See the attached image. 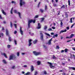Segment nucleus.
<instances>
[{"label": "nucleus", "mask_w": 75, "mask_h": 75, "mask_svg": "<svg viewBox=\"0 0 75 75\" xmlns=\"http://www.w3.org/2000/svg\"><path fill=\"white\" fill-rule=\"evenodd\" d=\"M35 23V20H29L28 21V28H30V23Z\"/></svg>", "instance_id": "f257e3e1"}, {"label": "nucleus", "mask_w": 75, "mask_h": 75, "mask_svg": "<svg viewBox=\"0 0 75 75\" xmlns=\"http://www.w3.org/2000/svg\"><path fill=\"white\" fill-rule=\"evenodd\" d=\"M33 53L36 56H37V55H41V52H37L36 51H33Z\"/></svg>", "instance_id": "f03ea898"}, {"label": "nucleus", "mask_w": 75, "mask_h": 75, "mask_svg": "<svg viewBox=\"0 0 75 75\" xmlns=\"http://www.w3.org/2000/svg\"><path fill=\"white\" fill-rule=\"evenodd\" d=\"M16 59V56L15 55H11L9 57V60H11L12 59Z\"/></svg>", "instance_id": "7ed1b4c3"}, {"label": "nucleus", "mask_w": 75, "mask_h": 75, "mask_svg": "<svg viewBox=\"0 0 75 75\" xmlns=\"http://www.w3.org/2000/svg\"><path fill=\"white\" fill-rule=\"evenodd\" d=\"M14 12L15 13L18 14L20 18H21V13H20L18 12L17 11L16 9L14 10Z\"/></svg>", "instance_id": "20e7f679"}, {"label": "nucleus", "mask_w": 75, "mask_h": 75, "mask_svg": "<svg viewBox=\"0 0 75 75\" xmlns=\"http://www.w3.org/2000/svg\"><path fill=\"white\" fill-rule=\"evenodd\" d=\"M40 39L42 41H44L43 34H42V32L40 31Z\"/></svg>", "instance_id": "39448f33"}, {"label": "nucleus", "mask_w": 75, "mask_h": 75, "mask_svg": "<svg viewBox=\"0 0 75 75\" xmlns=\"http://www.w3.org/2000/svg\"><path fill=\"white\" fill-rule=\"evenodd\" d=\"M20 6L21 7L23 5H24L25 4V2L23 1V0H20Z\"/></svg>", "instance_id": "423d86ee"}, {"label": "nucleus", "mask_w": 75, "mask_h": 75, "mask_svg": "<svg viewBox=\"0 0 75 75\" xmlns=\"http://www.w3.org/2000/svg\"><path fill=\"white\" fill-rule=\"evenodd\" d=\"M47 64H50V67L52 69H54L55 68V66L52 65V63L50 62H48Z\"/></svg>", "instance_id": "0eeeda50"}, {"label": "nucleus", "mask_w": 75, "mask_h": 75, "mask_svg": "<svg viewBox=\"0 0 75 75\" xmlns=\"http://www.w3.org/2000/svg\"><path fill=\"white\" fill-rule=\"evenodd\" d=\"M31 41H32V40H31V39H30L29 40V43L28 44V46H29V47H30V46H31V44H32V43H31Z\"/></svg>", "instance_id": "6e6552de"}, {"label": "nucleus", "mask_w": 75, "mask_h": 75, "mask_svg": "<svg viewBox=\"0 0 75 75\" xmlns=\"http://www.w3.org/2000/svg\"><path fill=\"white\" fill-rule=\"evenodd\" d=\"M41 25L40 24V23H38V26L37 27V28L38 29H40L41 28Z\"/></svg>", "instance_id": "1a4fd4ad"}, {"label": "nucleus", "mask_w": 75, "mask_h": 75, "mask_svg": "<svg viewBox=\"0 0 75 75\" xmlns=\"http://www.w3.org/2000/svg\"><path fill=\"white\" fill-rule=\"evenodd\" d=\"M21 27L20 29V32L21 35H23V31H22V30H21Z\"/></svg>", "instance_id": "9d476101"}, {"label": "nucleus", "mask_w": 75, "mask_h": 75, "mask_svg": "<svg viewBox=\"0 0 75 75\" xmlns=\"http://www.w3.org/2000/svg\"><path fill=\"white\" fill-rule=\"evenodd\" d=\"M67 30L65 29L64 30H61L59 33V34H61V33H64L65 32H67Z\"/></svg>", "instance_id": "9b49d317"}, {"label": "nucleus", "mask_w": 75, "mask_h": 75, "mask_svg": "<svg viewBox=\"0 0 75 75\" xmlns=\"http://www.w3.org/2000/svg\"><path fill=\"white\" fill-rule=\"evenodd\" d=\"M5 31L6 32V35H8V30H7V29H6L5 30Z\"/></svg>", "instance_id": "f8f14e48"}, {"label": "nucleus", "mask_w": 75, "mask_h": 75, "mask_svg": "<svg viewBox=\"0 0 75 75\" xmlns=\"http://www.w3.org/2000/svg\"><path fill=\"white\" fill-rule=\"evenodd\" d=\"M69 69H73V70H75V68L72 67H69Z\"/></svg>", "instance_id": "ddd939ff"}, {"label": "nucleus", "mask_w": 75, "mask_h": 75, "mask_svg": "<svg viewBox=\"0 0 75 75\" xmlns=\"http://www.w3.org/2000/svg\"><path fill=\"white\" fill-rule=\"evenodd\" d=\"M52 38H51V39L49 40V41L48 42V44L49 45H50L51 44V41H52Z\"/></svg>", "instance_id": "4468645a"}, {"label": "nucleus", "mask_w": 75, "mask_h": 75, "mask_svg": "<svg viewBox=\"0 0 75 75\" xmlns=\"http://www.w3.org/2000/svg\"><path fill=\"white\" fill-rule=\"evenodd\" d=\"M1 11H2V13H3V14H4L5 15H6V12H4V11L2 9Z\"/></svg>", "instance_id": "2eb2a0df"}, {"label": "nucleus", "mask_w": 75, "mask_h": 75, "mask_svg": "<svg viewBox=\"0 0 75 75\" xmlns=\"http://www.w3.org/2000/svg\"><path fill=\"white\" fill-rule=\"evenodd\" d=\"M41 62L40 61H38L37 62V65H40L41 64Z\"/></svg>", "instance_id": "dca6fc26"}, {"label": "nucleus", "mask_w": 75, "mask_h": 75, "mask_svg": "<svg viewBox=\"0 0 75 75\" xmlns=\"http://www.w3.org/2000/svg\"><path fill=\"white\" fill-rule=\"evenodd\" d=\"M2 55H4V56L5 57V58H7V57L6 56V53H2Z\"/></svg>", "instance_id": "f3484780"}, {"label": "nucleus", "mask_w": 75, "mask_h": 75, "mask_svg": "<svg viewBox=\"0 0 75 75\" xmlns=\"http://www.w3.org/2000/svg\"><path fill=\"white\" fill-rule=\"evenodd\" d=\"M34 69V67H33V66H31V71L32 72V71H33Z\"/></svg>", "instance_id": "a211bd4d"}, {"label": "nucleus", "mask_w": 75, "mask_h": 75, "mask_svg": "<svg viewBox=\"0 0 75 75\" xmlns=\"http://www.w3.org/2000/svg\"><path fill=\"white\" fill-rule=\"evenodd\" d=\"M11 68L13 69H16V66H13Z\"/></svg>", "instance_id": "6ab92c4d"}, {"label": "nucleus", "mask_w": 75, "mask_h": 75, "mask_svg": "<svg viewBox=\"0 0 75 75\" xmlns=\"http://www.w3.org/2000/svg\"><path fill=\"white\" fill-rule=\"evenodd\" d=\"M3 33H0V37H3Z\"/></svg>", "instance_id": "aec40b11"}, {"label": "nucleus", "mask_w": 75, "mask_h": 75, "mask_svg": "<svg viewBox=\"0 0 75 75\" xmlns=\"http://www.w3.org/2000/svg\"><path fill=\"white\" fill-rule=\"evenodd\" d=\"M37 40H35L33 41V44H36V43H37Z\"/></svg>", "instance_id": "412c9836"}, {"label": "nucleus", "mask_w": 75, "mask_h": 75, "mask_svg": "<svg viewBox=\"0 0 75 75\" xmlns=\"http://www.w3.org/2000/svg\"><path fill=\"white\" fill-rule=\"evenodd\" d=\"M46 29H47V26H45L44 27V29L45 31H47V30H46Z\"/></svg>", "instance_id": "4be33fe9"}, {"label": "nucleus", "mask_w": 75, "mask_h": 75, "mask_svg": "<svg viewBox=\"0 0 75 75\" xmlns=\"http://www.w3.org/2000/svg\"><path fill=\"white\" fill-rule=\"evenodd\" d=\"M45 34L46 35H47V36H48V37H50V35L49 34L47 33H45Z\"/></svg>", "instance_id": "5701e85b"}, {"label": "nucleus", "mask_w": 75, "mask_h": 75, "mask_svg": "<svg viewBox=\"0 0 75 75\" xmlns=\"http://www.w3.org/2000/svg\"><path fill=\"white\" fill-rule=\"evenodd\" d=\"M74 34H71L70 36V38H72V37H74Z\"/></svg>", "instance_id": "b1692460"}, {"label": "nucleus", "mask_w": 75, "mask_h": 75, "mask_svg": "<svg viewBox=\"0 0 75 75\" xmlns=\"http://www.w3.org/2000/svg\"><path fill=\"white\" fill-rule=\"evenodd\" d=\"M30 73L29 72H28L26 73L25 74V75H30Z\"/></svg>", "instance_id": "393cba45"}, {"label": "nucleus", "mask_w": 75, "mask_h": 75, "mask_svg": "<svg viewBox=\"0 0 75 75\" xmlns=\"http://www.w3.org/2000/svg\"><path fill=\"white\" fill-rule=\"evenodd\" d=\"M40 19L41 20L40 21V22H42V21H44V18H41Z\"/></svg>", "instance_id": "a878e982"}, {"label": "nucleus", "mask_w": 75, "mask_h": 75, "mask_svg": "<svg viewBox=\"0 0 75 75\" xmlns=\"http://www.w3.org/2000/svg\"><path fill=\"white\" fill-rule=\"evenodd\" d=\"M2 62L3 63H4V64H7V62H6V61L5 60H3Z\"/></svg>", "instance_id": "bb28decb"}, {"label": "nucleus", "mask_w": 75, "mask_h": 75, "mask_svg": "<svg viewBox=\"0 0 75 75\" xmlns=\"http://www.w3.org/2000/svg\"><path fill=\"white\" fill-rule=\"evenodd\" d=\"M5 31V30H4V27H2V31H3V32H4Z\"/></svg>", "instance_id": "cd10ccee"}, {"label": "nucleus", "mask_w": 75, "mask_h": 75, "mask_svg": "<svg viewBox=\"0 0 75 75\" xmlns=\"http://www.w3.org/2000/svg\"><path fill=\"white\" fill-rule=\"evenodd\" d=\"M10 27L11 28H12V27H13V24H12V23H11V22H10Z\"/></svg>", "instance_id": "c85d7f7f"}, {"label": "nucleus", "mask_w": 75, "mask_h": 75, "mask_svg": "<svg viewBox=\"0 0 75 75\" xmlns=\"http://www.w3.org/2000/svg\"><path fill=\"white\" fill-rule=\"evenodd\" d=\"M14 41L15 45H17V41L15 40H14Z\"/></svg>", "instance_id": "c756f323"}, {"label": "nucleus", "mask_w": 75, "mask_h": 75, "mask_svg": "<svg viewBox=\"0 0 75 75\" xmlns=\"http://www.w3.org/2000/svg\"><path fill=\"white\" fill-rule=\"evenodd\" d=\"M70 22L71 23H72V18H70Z\"/></svg>", "instance_id": "7c9ffc66"}, {"label": "nucleus", "mask_w": 75, "mask_h": 75, "mask_svg": "<svg viewBox=\"0 0 75 75\" xmlns=\"http://www.w3.org/2000/svg\"><path fill=\"white\" fill-rule=\"evenodd\" d=\"M43 47L44 49H47V46H45V45H43Z\"/></svg>", "instance_id": "2f4dec72"}, {"label": "nucleus", "mask_w": 75, "mask_h": 75, "mask_svg": "<svg viewBox=\"0 0 75 75\" xmlns=\"http://www.w3.org/2000/svg\"><path fill=\"white\" fill-rule=\"evenodd\" d=\"M13 8H12L11 9V14H13V12H12V11H13Z\"/></svg>", "instance_id": "473e14b6"}, {"label": "nucleus", "mask_w": 75, "mask_h": 75, "mask_svg": "<svg viewBox=\"0 0 75 75\" xmlns=\"http://www.w3.org/2000/svg\"><path fill=\"white\" fill-rule=\"evenodd\" d=\"M48 31H52V29L50 28L48 29Z\"/></svg>", "instance_id": "72a5a7b5"}, {"label": "nucleus", "mask_w": 75, "mask_h": 75, "mask_svg": "<svg viewBox=\"0 0 75 75\" xmlns=\"http://www.w3.org/2000/svg\"><path fill=\"white\" fill-rule=\"evenodd\" d=\"M47 5H45V10H47Z\"/></svg>", "instance_id": "f704fd0d"}, {"label": "nucleus", "mask_w": 75, "mask_h": 75, "mask_svg": "<svg viewBox=\"0 0 75 75\" xmlns=\"http://www.w3.org/2000/svg\"><path fill=\"white\" fill-rule=\"evenodd\" d=\"M68 49H65V52H68Z\"/></svg>", "instance_id": "c9c22d12"}, {"label": "nucleus", "mask_w": 75, "mask_h": 75, "mask_svg": "<svg viewBox=\"0 0 75 75\" xmlns=\"http://www.w3.org/2000/svg\"><path fill=\"white\" fill-rule=\"evenodd\" d=\"M40 11L41 13H43L44 12V10L42 9H40Z\"/></svg>", "instance_id": "e433bc0d"}, {"label": "nucleus", "mask_w": 75, "mask_h": 75, "mask_svg": "<svg viewBox=\"0 0 75 75\" xmlns=\"http://www.w3.org/2000/svg\"><path fill=\"white\" fill-rule=\"evenodd\" d=\"M38 17H39V16H38V15H36V16H35L34 18H38Z\"/></svg>", "instance_id": "4c0bfd02"}, {"label": "nucleus", "mask_w": 75, "mask_h": 75, "mask_svg": "<svg viewBox=\"0 0 75 75\" xmlns=\"http://www.w3.org/2000/svg\"><path fill=\"white\" fill-rule=\"evenodd\" d=\"M56 49H58V50H59V46H56Z\"/></svg>", "instance_id": "58836bf2"}, {"label": "nucleus", "mask_w": 75, "mask_h": 75, "mask_svg": "<svg viewBox=\"0 0 75 75\" xmlns=\"http://www.w3.org/2000/svg\"><path fill=\"white\" fill-rule=\"evenodd\" d=\"M60 25H61V27H62L63 23H62V21H61Z\"/></svg>", "instance_id": "ea45409f"}, {"label": "nucleus", "mask_w": 75, "mask_h": 75, "mask_svg": "<svg viewBox=\"0 0 75 75\" xmlns=\"http://www.w3.org/2000/svg\"><path fill=\"white\" fill-rule=\"evenodd\" d=\"M65 6L64 5H63L61 7V8H65Z\"/></svg>", "instance_id": "a19ab883"}, {"label": "nucleus", "mask_w": 75, "mask_h": 75, "mask_svg": "<svg viewBox=\"0 0 75 75\" xmlns=\"http://www.w3.org/2000/svg\"><path fill=\"white\" fill-rule=\"evenodd\" d=\"M44 74L45 75H46V74H47V72H46L45 71H44Z\"/></svg>", "instance_id": "79ce46f5"}, {"label": "nucleus", "mask_w": 75, "mask_h": 75, "mask_svg": "<svg viewBox=\"0 0 75 75\" xmlns=\"http://www.w3.org/2000/svg\"><path fill=\"white\" fill-rule=\"evenodd\" d=\"M8 40L9 41H11V37H9L8 38Z\"/></svg>", "instance_id": "37998d69"}, {"label": "nucleus", "mask_w": 75, "mask_h": 75, "mask_svg": "<svg viewBox=\"0 0 75 75\" xmlns=\"http://www.w3.org/2000/svg\"><path fill=\"white\" fill-rule=\"evenodd\" d=\"M11 46L10 45H7V47H8V48H10Z\"/></svg>", "instance_id": "c03bdc74"}, {"label": "nucleus", "mask_w": 75, "mask_h": 75, "mask_svg": "<svg viewBox=\"0 0 75 75\" xmlns=\"http://www.w3.org/2000/svg\"><path fill=\"white\" fill-rule=\"evenodd\" d=\"M29 34L31 35V36H33V35H34V33H31L30 32H29Z\"/></svg>", "instance_id": "a18cd8bd"}, {"label": "nucleus", "mask_w": 75, "mask_h": 75, "mask_svg": "<svg viewBox=\"0 0 75 75\" xmlns=\"http://www.w3.org/2000/svg\"><path fill=\"white\" fill-rule=\"evenodd\" d=\"M11 3H12V4H16V2L13 1H12Z\"/></svg>", "instance_id": "49530a36"}, {"label": "nucleus", "mask_w": 75, "mask_h": 75, "mask_svg": "<svg viewBox=\"0 0 75 75\" xmlns=\"http://www.w3.org/2000/svg\"><path fill=\"white\" fill-rule=\"evenodd\" d=\"M14 25L15 28H17V25L16 24H14Z\"/></svg>", "instance_id": "de8ad7c7"}, {"label": "nucleus", "mask_w": 75, "mask_h": 75, "mask_svg": "<svg viewBox=\"0 0 75 75\" xmlns=\"http://www.w3.org/2000/svg\"><path fill=\"white\" fill-rule=\"evenodd\" d=\"M56 58V57H55V56L54 55H53V59H55Z\"/></svg>", "instance_id": "09e8293b"}, {"label": "nucleus", "mask_w": 75, "mask_h": 75, "mask_svg": "<svg viewBox=\"0 0 75 75\" xmlns=\"http://www.w3.org/2000/svg\"><path fill=\"white\" fill-rule=\"evenodd\" d=\"M17 56H18H18H19V55H20V53H19V52H18L17 53Z\"/></svg>", "instance_id": "8fccbe9b"}, {"label": "nucleus", "mask_w": 75, "mask_h": 75, "mask_svg": "<svg viewBox=\"0 0 75 75\" xmlns=\"http://www.w3.org/2000/svg\"><path fill=\"white\" fill-rule=\"evenodd\" d=\"M68 4H69V6L70 5V1L68 0Z\"/></svg>", "instance_id": "3c124183"}, {"label": "nucleus", "mask_w": 75, "mask_h": 75, "mask_svg": "<svg viewBox=\"0 0 75 75\" xmlns=\"http://www.w3.org/2000/svg\"><path fill=\"white\" fill-rule=\"evenodd\" d=\"M37 74H38V72H37V71L35 72V75H37Z\"/></svg>", "instance_id": "603ef678"}, {"label": "nucleus", "mask_w": 75, "mask_h": 75, "mask_svg": "<svg viewBox=\"0 0 75 75\" xmlns=\"http://www.w3.org/2000/svg\"><path fill=\"white\" fill-rule=\"evenodd\" d=\"M66 28L67 29V30H69V27H67Z\"/></svg>", "instance_id": "864d4df0"}, {"label": "nucleus", "mask_w": 75, "mask_h": 75, "mask_svg": "<svg viewBox=\"0 0 75 75\" xmlns=\"http://www.w3.org/2000/svg\"><path fill=\"white\" fill-rule=\"evenodd\" d=\"M54 35L55 37H58V34H57L55 35Z\"/></svg>", "instance_id": "5fc2aeb1"}, {"label": "nucleus", "mask_w": 75, "mask_h": 75, "mask_svg": "<svg viewBox=\"0 0 75 75\" xmlns=\"http://www.w3.org/2000/svg\"><path fill=\"white\" fill-rule=\"evenodd\" d=\"M40 3H41V2H39V4H38V7H39V6H40Z\"/></svg>", "instance_id": "6e6d98bb"}, {"label": "nucleus", "mask_w": 75, "mask_h": 75, "mask_svg": "<svg viewBox=\"0 0 75 75\" xmlns=\"http://www.w3.org/2000/svg\"><path fill=\"white\" fill-rule=\"evenodd\" d=\"M17 31H15L14 32V34H17Z\"/></svg>", "instance_id": "4d7b16f0"}, {"label": "nucleus", "mask_w": 75, "mask_h": 75, "mask_svg": "<svg viewBox=\"0 0 75 75\" xmlns=\"http://www.w3.org/2000/svg\"><path fill=\"white\" fill-rule=\"evenodd\" d=\"M21 54H22V55H25V53L22 52V53H21Z\"/></svg>", "instance_id": "13d9d810"}, {"label": "nucleus", "mask_w": 75, "mask_h": 75, "mask_svg": "<svg viewBox=\"0 0 75 75\" xmlns=\"http://www.w3.org/2000/svg\"><path fill=\"white\" fill-rule=\"evenodd\" d=\"M52 28L53 30H55V27H52Z\"/></svg>", "instance_id": "bf43d9fd"}, {"label": "nucleus", "mask_w": 75, "mask_h": 75, "mask_svg": "<svg viewBox=\"0 0 75 75\" xmlns=\"http://www.w3.org/2000/svg\"><path fill=\"white\" fill-rule=\"evenodd\" d=\"M62 65H65V63H62Z\"/></svg>", "instance_id": "052dcab7"}, {"label": "nucleus", "mask_w": 75, "mask_h": 75, "mask_svg": "<svg viewBox=\"0 0 75 75\" xmlns=\"http://www.w3.org/2000/svg\"><path fill=\"white\" fill-rule=\"evenodd\" d=\"M53 6L54 7H57V4H53Z\"/></svg>", "instance_id": "680f3d73"}, {"label": "nucleus", "mask_w": 75, "mask_h": 75, "mask_svg": "<svg viewBox=\"0 0 75 75\" xmlns=\"http://www.w3.org/2000/svg\"><path fill=\"white\" fill-rule=\"evenodd\" d=\"M72 50H74V51H75V47H72Z\"/></svg>", "instance_id": "e2e57ef3"}, {"label": "nucleus", "mask_w": 75, "mask_h": 75, "mask_svg": "<svg viewBox=\"0 0 75 75\" xmlns=\"http://www.w3.org/2000/svg\"><path fill=\"white\" fill-rule=\"evenodd\" d=\"M71 59H72V58H73V57H72V54H71Z\"/></svg>", "instance_id": "0e129e2a"}, {"label": "nucleus", "mask_w": 75, "mask_h": 75, "mask_svg": "<svg viewBox=\"0 0 75 75\" xmlns=\"http://www.w3.org/2000/svg\"><path fill=\"white\" fill-rule=\"evenodd\" d=\"M51 35H54V33H51Z\"/></svg>", "instance_id": "69168bd1"}, {"label": "nucleus", "mask_w": 75, "mask_h": 75, "mask_svg": "<svg viewBox=\"0 0 75 75\" xmlns=\"http://www.w3.org/2000/svg\"><path fill=\"white\" fill-rule=\"evenodd\" d=\"M23 67H27V65H25Z\"/></svg>", "instance_id": "338daca9"}, {"label": "nucleus", "mask_w": 75, "mask_h": 75, "mask_svg": "<svg viewBox=\"0 0 75 75\" xmlns=\"http://www.w3.org/2000/svg\"><path fill=\"white\" fill-rule=\"evenodd\" d=\"M64 52V50H62L61 51V52L62 53Z\"/></svg>", "instance_id": "774afa93"}]
</instances>
